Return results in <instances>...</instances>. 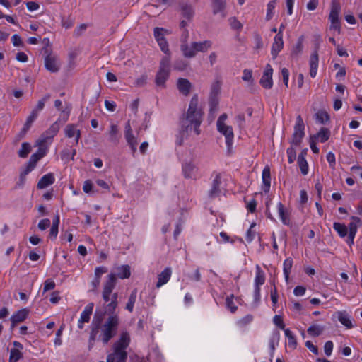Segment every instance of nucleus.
<instances>
[{"instance_id": "43", "label": "nucleus", "mask_w": 362, "mask_h": 362, "mask_svg": "<svg viewBox=\"0 0 362 362\" xmlns=\"http://www.w3.org/2000/svg\"><path fill=\"white\" fill-rule=\"evenodd\" d=\"M285 336L288 339L289 346L295 349L297 346V341L293 332L289 329H284Z\"/></svg>"}, {"instance_id": "28", "label": "nucleus", "mask_w": 362, "mask_h": 362, "mask_svg": "<svg viewBox=\"0 0 362 362\" xmlns=\"http://www.w3.org/2000/svg\"><path fill=\"white\" fill-rule=\"evenodd\" d=\"M118 305V302H112L108 303L104 308L103 310H96L95 312L103 313V317L106 315L111 316L112 315H117L115 313V310Z\"/></svg>"}, {"instance_id": "19", "label": "nucleus", "mask_w": 362, "mask_h": 362, "mask_svg": "<svg viewBox=\"0 0 362 362\" xmlns=\"http://www.w3.org/2000/svg\"><path fill=\"white\" fill-rule=\"evenodd\" d=\"M341 10V6L337 0L332 1L331 11L329 16V19L331 23L339 22V14Z\"/></svg>"}, {"instance_id": "39", "label": "nucleus", "mask_w": 362, "mask_h": 362, "mask_svg": "<svg viewBox=\"0 0 362 362\" xmlns=\"http://www.w3.org/2000/svg\"><path fill=\"white\" fill-rule=\"evenodd\" d=\"M265 281V276L264 272L260 269V267L257 266V272L256 276L255 279V286H259L264 284Z\"/></svg>"}, {"instance_id": "54", "label": "nucleus", "mask_w": 362, "mask_h": 362, "mask_svg": "<svg viewBox=\"0 0 362 362\" xmlns=\"http://www.w3.org/2000/svg\"><path fill=\"white\" fill-rule=\"evenodd\" d=\"M288 156V161L289 163H293L296 158V152L293 146H291L287 148L286 151Z\"/></svg>"}, {"instance_id": "62", "label": "nucleus", "mask_w": 362, "mask_h": 362, "mask_svg": "<svg viewBox=\"0 0 362 362\" xmlns=\"http://www.w3.org/2000/svg\"><path fill=\"white\" fill-rule=\"evenodd\" d=\"M333 349V343L331 341H327L324 346L325 354L329 356L332 354Z\"/></svg>"}, {"instance_id": "35", "label": "nucleus", "mask_w": 362, "mask_h": 362, "mask_svg": "<svg viewBox=\"0 0 362 362\" xmlns=\"http://www.w3.org/2000/svg\"><path fill=\"white\" fill-rule=\"evenodd\" d=\"M94 304L93 303H88L84 310L81 313L79 320L82 322H88L90 320V315H92Z\"/></svg>"}, {"instance_id": "59", "label": "nucleus", "mask_w": 362, "mask_h": 362, "mask_svg": "<svg viewBox=\"0 0 362 362\" xmlns=\"http://www.w3.org/2000/svg\"><path fill=\"white\" fill-rule=\"evenodd\" d=\"M54 287H55V283L54 282V281H52L51 279H47L45 281V284H44V288H43L44 292L52 290L54 288Z\"/></svg>"}, {"instance_id": "14", "label": "nucleus", "mask_w": 362, "mask_h": 362, "mask_svg": "<svg viewBox=\"0 0 362 362\" xmlns=\"http://www.w3.org/2000/svg\"><path fill=\"white\" fill-rule=\"evenodd\" d=\"M14 348L10 351L9 362H17L21 358H23V354L21 350L23 349V345L17 341H13Z\"/></svg>"}, {"instance_id": "60", "label": "nucleus", "mask_w": 362, "mask_h": 362, "mask_svg": "<svg viewBox=\"0 0 362 362\" xmlns=\"http://www.w3.org/2000/svg\"><path fill=\"white\" fill-rule=\"evenodd\" d=\"M236 122L240 129L245 127V117L244 114H239L235 117Z\"/></svg>"}, {"instance_id": "13", "label": "nucleus", "mask_w": 362, "mask_h": 362, "mask_svg": "<svg viewBox=\"0 0 362 362\" xmlns=\"http://www.w3.org/2000/svg\"><path fill=\"white\" fill-rule=\"evenodd\" d=\"M127 359V352L126 350L113 348V352L107 355V361H111V362H126Z\"/></svg>"}, {"instance_id": "1", "label": "nucleus", "mask_w": 362, "mask_h": 362, "mask_svg": "<svg viewBox=\"0 0 362 362\" xmlns=\"http://www.w3.org/2000/svg\"><path fill=\"white\" fill-rule=\"evenodd\" d=\"M119 325L118 315H112L107 318L103 313L95 312L90 325V332L88 339V348L90 349L96 339L107 344L117 333Z\"/></svg>"}, {"instance_id": "4", "label": "nucleus", "mask_w": 362, "mask_h": 362, "mask_svg": "<svg viewBox=\"0 0 362 362\" xmlns=\"http://www.w3.org/2000/svg\"><path fill=\"white\" fill-rule=\"evenodd\" d=\"M212 46V42L210 40H204L203 42H193L190 45H180L181 51L183 55L187 58L194 57L197 52H205Z\"/></svg>"}, {"instance_id": "16", "label": "nucleus", "mask_w": 362, "mask_h": 362, "mask_svg": "<svg viewBox=\"0 0 362 362\" xmlns=\"http://www.w3.org/2000/svg\"><path fill=\"white\" fill-rule=\"evenodd\" d=\"M65 136L68 138L75 137V144L77 145L81 138V131L74 124H68L64 129Z\"/></svg>"}, {"instance_id": "20", "label": "nucleus", "mask_w": 362, "mask_h": 362, "mask_svg": "<svg viewBox=\"0 0 362 362\" xmlns=\"http://www.w3.org/2000/svg\"><path fill=\"white\" fill-rule=\"evenodd\" d=\"M177 88L180 93L187 96L190 93L192 83L188 79L180 78L177 81Z\"/></svg>"}, {"instance_id": "49", "label": "nucleus", "mask_w": 362, "mask_h": 362, "mask_svg": "<svg viewBox=\"0 0 362 362\" xmlns=\"http://www.w3.org/2000/svg\"><path fill=\"white\" fill-rule=\"evenodd\" d=\"M316 119L319 121L321 124H325L329 120V116L327 114V112L320 110L318 111L316 115Z\"/></svg>"}, {"instance_id": "2", "label": "nucleus", "mask_w": 362, "mask_h": 362, "mask_svg": "<svg viewBox=\"0 0 362 362\" xmlns=\"http://www.w3.org/2000/svg\"><path fill=\"white\" fill-rule=\"evenodd\" d=\"M198 97L195 95L190 100L185 117L180 121L182 139H177L176 141L180 146L182 144V139L188 136L189 132L192 129L197 135L200 134L199 126L202 122L203 112L201 109L198 108Z\"/></svg>"}, {"instance_id": "33", "label": "nucleus", "mask_w": 362, "mask_h": 362, "mask_svg": "<svg viewBox=\"0 0 362 362\" xmlns=\"http://www.w3.org/2000/svg\"><path fill=\"white\" fill-rule=\"evenodd\" d=\"M109 140L117 145L119 141V129L117 125L111 124L110 129L109 131Z\"/></svg>"}, {"instance_id": "32", "label": "nucleus", "mask_w": 362, "mask_h": 362, "mask_svg": "<svg viewBox=\"0 0 362 362\" xmlns=\"http://www.w3.org/2000/svg\"><path fill=\"white\" fill-rule=\"evenodd\" d=\"M330 136V131L325 127H322L317 134L311 136L315 140L318 139L320 142L324 143L327 141Z\"/></svg>"}, {"instance_id": "12", "label": "nucleus", "mask_w": 362, "mask_h": 362, "mask_svg": "<svg viewBox=\"0 0 362 362\" xmlns=\"http://www.w3.org/2000/svg\"><path fill=\"white\" fill-rule=\"evenodd\" d=\"M217 129L220 133L225 136L226 144L228 147V150L230 151L233 145V140L234 137L233 128L230 126L223 125L221 126V128Z\"/></svg>"}, {"instance_id": "29", "label": "nucleus", "mask_w": 362, "mask_h": 362, "mask_svg": "<svg viewBox=\"0 0 362 362\" xmlns=\"http://www.w3.org/2000/svg\"><path fill=\"white\" fill-rule=\"evenodd\" d=\"M263 189L265 192H269L271 185V173L270 169L266 166L262 170Z\"/></svg>"}, {"instance_id": "48", "label": "nucleus", "mask_w": 362, "mask_h": 362, "mask_svg": "<svg viewBox=\"0 0 362 362\" xmlns=\"http://www.w3.org/2000/svg\"><path fill=\"white\" fill-rule=\"evenodd\" d=\"M234 295L231 294L226 297V305L228 309L230 310V311L232 313H234L237 309L238 307L235 305L233 302Z\"/></svg>"}, {"instance_id": "31", "label": "nucleus", "mask_w": 362, "mask_h": 362, "mask_svg": "<svg viewBox=\"0 0 362 362\" xmlns=\"http://www.w3.org/2000/svg\"><path fill=\"white\" fill-rule=\"evenodd\" d=\"M221 89V83L218 81L214 82L211 86V110L216 108L217 102L214 96L217 95Z\"/></svg>"}, {"instance_id": "52", "label": "nucleus", "mask_w": 362, "mask_h": 362, "mask_svg": "<svg viewBox=\"0 0 362 362\" xmlns=\"http://www.w3.org/2000/svg\"><path fill=\"white\" fill-rule=\"evenodd\" d=\"M253 320V316L250 314L245 315L238 321V325L240 327H245Z\"/></svg>"}, {"instance_id": "64", "label": "nucleus", "mask_w": 362, "mask_h": 362, "mask_svg": "<svg viewBox=\"0 0 362 362\" xmlns=\"http://www.w3.org/2000/svg\"><path fill=\"white\" fill-rule=\"evenodd\" d=\"M274 323L281 329H286L282 318L279 315H275L273 319Z\"/></svg>"}, {"instance_id": "58", "label": "nucleus", "mask_w": 362, "mask_h": 362, "mask_svg": "<svg viewBox=\"0 0 362 362\" xmlns=\"http://www.w3.org/2000/svg\"><path fill=\"white\" fill-rule=\"evenodd\" d=\"M50 226V220L49 218H45L40 221L38 223V228L41 230H45Z\"/></svg>"}, {"instance_id": "37", "label": "nucleus", "mask_w": 362, "mask_h": 362, "mask_svg": "<svg viewBox=\"0 0 362 362\" xmlns=\"http://www.w3.org/2000/svg\"><path fill=\"white\" fill-rule=\"evenodd\" d=\"M333 228L337 232L341 238H344L347 235H349L348 228L344 223L335 222L333 224Z\"/></svg>"}, {"instance_id": "10", "label": "nucleus", "mask_w": 362, "mask_h": 362, "mask_svg": "<svg viewBox=\"0 0 362 362\" xmlns=\"http://www.w3.org/2000/svg\"><path fill=\"white\" fill-rule=\"evenodd\" d=\"M45 66L48 71L52 73L58 72L60 69L58 58L51 54L47 55L45 58Z\"/></svg>"}, {"instance_id": "3", "label": "nucleus", "mask_w": 362, "mask_h": 362, "mask_svg": "<svg viewBox=\"0 0 362 362\" xmlns=\"http://www.w3.org/2000/svg\"><path fill=\"white\" fill-rule=\"evenodd\" d=\"M170 72V58L165 56L162 58L159 69L156 74L155 83L157 87L165 88V82L168 79Z\"/></svg>"}, {"instance_id": "24", "label": "nucleus", "mask_w": 362, "mask_h": 362, "mask_svg": "<svg viewBox=\"0 0 362 362\" xmlns=\"http://www.w3.org/2000/svg\"><path fill=\"white\" fill-rule=\"evenodd\" d=\"M171 274V269L170 267H166L160 274H158L156 288H158L165 284L170 280Z\"/></svg>"}, {"instance_id": "15", "label": "nucleus", "mask_w": 362, "mask_h": 362, "mask_svg": "<svg viewBox=\"0 0 362 362\" xmlns=\"http://www.w3.org/2000/svg\"><path fill=\"white\" fill-rule=\"evenodd\" d=\"M130 343V337L127 332H122L119 339L114 343L113 348L126 350Z\"/></svg>"}, {"instance_id": "40", "label": "nucleus", "mask_w": 362, "mask_h": 362, "mask_svg": "<svg viewBox=\"0 0 362 362\" xmlns=\"http://www.w3.org/2000/svg\"><path fill=\"white\" fill-rule=\"evenodd\" d=\"M31 151V146L28 142H23L21 144V148L18 152V155L21 158H25Z\"/></svg>"}, {"instance_id": "61", "label": "nucleus", "mask_w": 362, "mask_h": 362, "mask_svg": "<svg viewBox=\"0 0 362 362\" xmlns=\"http://www.w3.org/2000/svg\"><path fill=\"white\" fill-rule=\"evenodd\" d=\"M281 75L283 78V82L286 87L288 86V78H289V71L286 68H283L281 69Z\"/></svg>"}, {"instance_id": "38", "label": "nucleus", "mask_w": 362, "mask_h": 362, "mask_svg": "<svg viewBox=\"0 0 362 362\" xmlns=\"http://www.w3.org/2000/svg\"><path fill=\"white\" fill-rule=\"evenodd\" d=\"M303 37L301 36L298 38L296 45L291 51V55L293 58H298V56L301 54L303 51Z\"/></svg>"}, {"instance_id": "45", "label": "nucleus", "mask_w": 362, "mask_h": 362, "mask_svg": "<svg viewBox=\"0 0 362 362\" xmlns=\"http://www.w3.org/2000/svg\"><path fill=\"white\" fill-rule=\"evenodd\" d=\"M293 260L291 258H287L284 262V274L285 276L286 281H288L289 278V274L292 267Z\"/></svg>"}, {"instance_id": "6", "label": "nucleus", "mask_w": 362, "mask_h": 362, "mask_svg": "<svg viewBox=\"0 0 362 362\" xmlns=\"http://www.w3.org/2000/svg\"><path fill=\"white\" fill-rule=\"evenodd\" d=\"M62 125V124H61L59 120L54 122L51 127L41 135V137L38 141V145L42 146L48 140L52 139L58 133Z\"/></svg>"}, {"instance_id": "47", "label": "nucleus", "mask_w": 362, "mask_h": 362, "mask_svg": "<svg viewBox=\"0 0 362 362\" xmlns=\"http://www.w3.org/2000/svg\"><path fill=\"white\" fill-rule=\"evenodd\" d=\"M50 97V94H46L41 100L38 101L37 106L33 110V111L35 112L37 114H39V112L43 110L45 102L47 101Z\"/></svg>"}, {"instance_id": "30", "label": "nucleus", "mask_w": 362, "mask_h": 362, "mask_svg": "<svg viewBox=\"0 0 362 362\" xmlns=\"http://www.w3.org/2000/svg\"><path fill=\"white\" fill-rule=\"evenodd\" d=\"M115 277L124 279H127L131 275L130 267L129 265H122L117 268V273L114 274Z\"/></svg>"}, {"instance_id": "36", "label": "nucleus", "mask_w": 362, "mask_h": 362, "mask_svg": "<svg viewBox=\"0 0 362 362\" xmlns=\"http://www.w3.org/2000/svg\"><path fill=\"white\" fill-rule=\"evenodd\" d=\"M280 340V333L279 331L275 330L272 332L269 339V348L271 350V356H273L276 346L279 344Z\"/></svg>"}, {"instance_id": "5", "label": "nucleus", "mask_w": 362, "mask_h": 362, "mask_svg": "<svg viewBox=\"0 0 362 362\" xmlns=\"http://www.w3.org/2000/svg\"><path fill=\"white\" fill-rule=\"evenodd\" d=\"M305 124L300 115L296 117V124L294 126V132L292 135L291 144L293 146H299L302 139L305 136L304 132Z\"/></svg>"}, {"instance_id": "26", "label": "nucleus", "mask_w": 362, "mask_h": 362, "mask_svg": "<svg viewBox=\"0 0 362 362\" xmlns=\"http://www.w3.org/2000/svg\"><path fill=\"white\" fill-rule=\"evenodd\" d=\"M318 54L317 51H315L310 56V75L312 78L315 77L317 74V67H318Z\"/></svg>"}, {"instance_id": "55", "label": "nucleus", "mask_w": 362, "mask_h": 362, "mask_svg": "<svg viewBox=\"0 0 362 362\" xmlns=\"http://www.w3.org/2000/svg\"><path fill=\"white\" fill-rule=\"evenodd\" d=\"M158 45L160 46L161 50L166 54H169V48H168V43L165 39V37L164 38H161L158 40H156Z\"/></svg>"}, {"instance_id": "8", "label": "nucleus", "mask_w": 362, "mask_h": 362, "mask_svg": "<svg viewBox=\"0 0 362 362\" xmlns=\"http://www.w3.org/2000/svg\"><path fill=\"white\" fill-rule=\"evenodd\" d=\"M351 219L354 221L349 223L348 226V240L347 243L351 246L354 244V240L357 233L358 227L361 224V220L357 216H352Z\"/></svg>"}, {"instance_id": "46", "label": "nucleus", "mask_w": 362, "mask_h": 362, "mask_svg": "<svg viewBox=\"0 0 362 362\" xmlns=\"http://www.w3.org/2000/svg\"><path fill=\"white\" fill-rule=\"evenodd\" d=\"M182 14L187 19L189 20L194 15V10L190 5H183L181 7Z\"/></svg>"}, {"instance_id": "11", "label": "nucleus", "mask_w": 362, "mask_h": 362, "mask_svg": "<svg viewBox=\"0 0 362 362\" xmlns=\"http://www.w3.org/2000/svg\"><path fill=\"white\" fill-rule=\"evenodd\" d=\"M197 166L192 161L185 163L182 165V173L185 178H197L198 173Z\"/></svg>"}, {"instance_id": "25", "label": "nucleus", "mask_w": 362, "mask_h": 362, "mask_svg": "<svg viewBox=\"0 0 362 362\" xmlns=\"http://www.w3.org/2000/svg\"><path fill=\"white\" fill-rule=\"evenodd\" d=\"M45 151L42 148H39L37 151L33 155H31L28 163L27 164L28 166L34 169L36 166L37 163L45 156Z\"/></svg>"}, {"instance_id": "23", "label": "nucleus", "mask_w": 362, "mask_h": 362, "mask_svg": "<svg viewBox=\"0 0 362 362\" xmlns=\"http://www.w3.org/2000/svg\"><path fill=\"white\" fill-rule=\"evenodd\" d=\"M28 315L27 309H21L15 313L11 317V327H13L17 323L24 321Z\"/></svg>"}, {"instance_id": "44", "label": "nucleus", "mask_w": 362, "mask_h": 362, "mask_svg": "<svg viewBox=\"0 0 362 362\" xmlns=\"http://www.w3.org/2000/svg\"><path fill=\"white\" fill-rule=\"evenodd\" d=\"M298 164L299 165L301 173L303 175H306L308 173V164L305 158L302 156L298 157Z\"/></svg>"}, {"instance_id": "50", "label": "nucleus", "mask_w": 362, "mask_h": 362, "mask_svg": "<svg viewBox=\"0 0 362 362\" xmlns=\"http://www.w3.org/2000/svg\"><path fill=\"white\" fill-rule=\"evenodd\" d=\"M276 0H271L267 4V11L266 15V19L269 21L274 15V9L276 6Z\"/></svg>"}, {"instance_id": "56", "label": "nucleus", "mask_w": 362, "mask_h": 362, "mask_svg": "<svg viewBox=\"0 0 362 362\" xmlns=\"http://www.w3.org/2000/svg\"><path fill=\"white\" fill-rule=\"evenodd\" d=\"M255 226V223H252L250 228L247 231L246 240L248 243L252 242L253 240V239L255 238V231L252 230V228Z\"/></svg>"}, {"instance_id": "9", "label": "nucleus", "mask_w": 362, "mask_h": 362, "mask_svg": "<svg viewBox=\"0 0 362 362\" xmlns=\"http://www.w3.org/2000/svg\"><path fill=\"white\" fill-rule=\"evenodd\" d=\"M273 69L270 64H267L263 75L259 81L262 87L267 89H270L273 86L272 81Z\"/></svg>"}, {"instance_id": "21", "label": "nucleus", "mask_w": 362, "mask_h": 362, "mask_svg": "<svg viewBox=\"0 0 362 362\" xmlns=\"http://www.w3.org/2000/svg\"><path fill=\"white\" fill-rule=\"evenodd\" d=\"M221 180V175L219 173L216 174L215 178L212 182L211 188L209 191V196L210 198H215L220 194Z\"/></svg>"}, {"instance_id": "18", "label": "nucleus", "mask_w": 362, "mask_h": 362, "mask_svg": "<svg viewBox=\"0 0 362 362\" xmlns=\"http://www.w3.org/2000/svg\"><path fill=\"white\" fill-rule=\"evenodd\" d=\"M284 47L283 37L280 35H276L274 39V42L272 46L271 54L273 59H276L278 54Z\"/></svg>"}, {"instance_id": "22", "label": "nucleus", "mask_w": 362, "mask_h": 362, "mask_svg": "<svg viewBox=\"0 0 362 362\" xmlns=\"http://www.w3.org/2000/svg\"><path fill=\"white\" fill-rule=\"evenodd\" d=\"M55 181L54 175L52 173H47L43 175L37 182V189H42L52 185Z\"/></svg>"}, {"instance_id": "41", "label": "nucleus", "mask_w": 362, "mask_h": 362, "mask_svg": "<svg viewBox=\"0 0 362 362\" xmlns=\"http://www.w3.org/2000/svg\"><path fill=\"white\" fill-rule=\"evenodd\" d=\"M323 330V327L317 325H313L308 327L307 332L308 334L312 337H318L322 333Z\"/></svg>"}, {"instance_id": "57", "label": "nucleus", "mask_w": 362, "mask_h": 362, "mask_svg": "<svg viewBox=\"0 0 362 362\" xmlns=\"http://www.w3.org/2000/svg\"><path fill=\"white\" fill-rule=\"evenodd\" d=\"M260 301V288L255 286L254 289V302L255 307H257Z\"/></svg>"}, {"instance_id": "63", "label": "nucleus", "mask_w": 362, "mask_h": 362, "mask_svg": "<svg viewBox=\"0 0 362 362\" xmlns=\"http://www.w3.org/2000/svg\"><path fill=\"white\" fill-rule=\"evenodd\" d=\"M326 158H327V162L329 164L330 168L334 169V166H335V163H336L334 154L333 153H332V152H329L327 154Z\"/></svg>"}, {"instance_id": "27", "label": "nucleus", "mask_w": 362, "mask_h": 362, "mask_svg": "<svg viewBox=\"0 0 362 362\" xmlns=\"http://www.w3.org/2000/svg\"><path fill=\"white\" fill-rule=\"evenodd\" d=\"M277 209L279 216L282 223L286 226H289L291 221L287 210L285 209L284 204L281 202H279L277 204Z\"/></svg>"}, {"instance_id": "7", "label": "nucleus", "mask_w": 362, "mask_h": 362, "mask_svg": "<svg viewBox=\"0 0 362 362\" xmlns=\"http://www.w3.org/2000/svg\"><path fill=\"white\" fill-rule=\"evenodd\" d=\"M116 285V277L115 275L111 273L107 276V280L106 281L103 291V298L105 303H108L110 300L111 301L110 295L112 294V290L115 287Z\"/></svg>"}, {"instance_id": "51", "label": "nucleus", "mask_w": 362, "mask_h": 362, "mask_svg": "<svg viewBox=\"0 0 362 362\" xmlns=\"http://www.w3.org/2000/svg\"><path fill=\"white\" fill-rule=\"evenodd\" d=\"M228 21L232 29L238 31L242 30L243 24L235 17L230 18Z\"/></svg>"}, {"instance_id": "53", "label": "nucleus", "mask_w": 362, "mask_h": 362, "mask_svg": "<svg viewBox=\"0 0 362 362\" xmlns=\"http://www.w3.org/2000/svg\"><path fill=\"white\" fill-rule=\"evenodd\" d=\"M168 31L162 28H156L154 29V37L156 40L165 37V34H168Z\"/></svg>"}, {"instance_id": "34", "label": "nucleus", "mask_w": 362, "mask_h": 362, "mask_svg": "<svg viewBox=\"0 0 362 362\" xmlns=\"http://www.w3.org/2000/svg\"><path fill=\"white\" fill-rule=\"evenodd\" d=\"M338 320L347 329H351L354 327L350 316L346 312H339Z\"/></svg>"}, {"instance_id": "17", "label": "nucleus", "mask_w": 362, "mask_h": 362, "mask_svg": "<svg viewBox=\"0 0 362 362\" xmlns=\"http://www.w3.org/2000/svg\"><path fill=\"white\" fill-rule=\"evenodd\" d=\"M226 0H211L213 13L216 15L221 13L223 18L226 17L225 9L226 8Z\"/></svg>"}, {"instance_id": "42", "label": "nucleus", "mask_w": 362, "mask_h": 362, "mask_svg": "<svg viewBox=\"0 0 362 362\" xmlns=\"http://www.w3.org/2000/svg\"><path fill=\"white\" fill-rule=\"evenodd\" d=\"M136 296H137V291L136 289H134L129 297V299H128V302L126 305V309L129 311L130 313H132L133 311V309H134V303L136 302Z\"/></svg>"}]
</instances>
